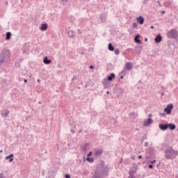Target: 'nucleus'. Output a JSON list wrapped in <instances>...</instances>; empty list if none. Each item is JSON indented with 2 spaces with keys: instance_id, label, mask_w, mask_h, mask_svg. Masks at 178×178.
<instances>
[{
  "instance_id": "17",
  "label": "nucleus",
  "mask_w": 178,
  "mask_h": 178,
  "mask_svg": "<svg viewBox=\"0 0 178 178\" xmlns=\"http://www.w3.org/2000/svg\"><path fill=\"white\" fill-rule=\"evenodd\" d=\"M48 29V24H42V26H40V30L42 31H45Z\"/></svg>"
},
{
  "instance_id": "30",
  "label": "nucleus",
  "mask_w": 178,
  "mask_h": 178,
  "mask_svg": "<svg viewBox=\"0 0 178 178\" xmlns=\"http://www.w3.org/2000/svg\"><path fill=\"white\" fill-rule=\"evenodd\" d=\"M120 52V51L119 50V49H116L115 50V55H119Z\"/></svg>"
},
{
  "instance_id": "6",
  "label": "nucleus",
  "mask_w": 178,
  "mask_h": 178,
  "mask_svg": "<svg viewBox=\"0 0 178 178\" xmlns=\"http://www.w3.org/2000/svg\"><path fill=\"white\" fill-rule=\"evenodd\" d=\"M0 54H3V58L6 59V58H9V55H10V51L8 49H3L1 51Z\"/></svg>"
},
{
  "instance_id": "23",
  "label": "nucleus",
  "mask_w": 178,
  "mask_h": 178,
  "mask_svg": "<svg viewBox=\"0 0 178 178\" xmlns=\"http://www.w3.org/2000/svg\"><path fill=\"white\" fill-rule=\"evenodd\" d=\"M10 37H12V33H10V32H7V33H6V40L7 41H9V40H10Z\"/></svg>"
},
{
  "instance_id": "32",
  "label": "nucleus",
  "mask_w": 178,
  "mask_h": 178,
  "mask_svg": "<svg viewBox=\"0 0 178 178\" xmlns=\"http://www.w3.org/2000/svg\"><path fill=\"white\" fill-rule=\"evenodd\" d=\"M128 178H135L134 175L129 174V176L128 177Z\"/></svg>"
},
{
  "instance_id": "2",
  "label": "nucleus",
  "mask_w": 178,
  "mask_h": 178,
  "mask_svg": "<svg viewBox=\"0 0 178 178\" xmlns=\"http://www.w3.org/2000/svg\"><path fill=\"white\" fill-rule=\"evenodd\" d=\"M177 156V151H175L172 147H168L165 151V157L166 159H174Z\"/></svg>"
},
{
  "instance_id": "29",
  "label": "nucleus",
  "mask_w": 178,
  "mask_h": 178,
  "mask_svg": "<svg viewBox=\"0 0 178 178\" xmlns=\"http://www.w3.org/2000/svg\"><path fill=\"white\" fill-rule=\"evenodd\" d=\"M88 145H89L88 143L83 145L82 148L83 151H87V148H88Z\"/></svg>"
},
{
  "instance_id": "12",
  "label": "nucleus",
  "mask_w": 178,
  "mask_h": 178,
  "mask_svg": "<svg viewBox=\"0 0 178 178\" xmlns=\"http://www.w3.org/2000/svg\"><path fill=\"white\" fill-rule=\"evenodd\" d=\"M151 123H152V118H149L144 122L143 124L144 126H148L149 124H151Z\"/></svg>"
},
{
  "instance_id": "31",
  "label": "nucleus",
  "mask_w": 178,
  "mask_h": 178,
  "mask_svg": "<svg viewBox=\"0 0 178 178\" xmlns=\"http://www.w3.org/2000/svg\"><path fill=\"white\" fill-rule=\"evenodd\" d=\"M92 155V152H90L89 154L87 155L88 158H90Z\"/></svg>"
},
{
  "instance_id": "27",
  "label": "nucleus",
  "mask_w": 178,
  "mask_h": 178,
  "mask_svg": "<svg viewBox=\"0 0 178 178\" xmlns=\"http://www.w3.org/2000/svg\"><path fill=\"white\" fill-rule=\"evenodd\" d=\"M108 50H109V51H115V48H114L113 46L112 45V43H109V44H108Z\"/></svg>"
},
{
  "instance_id": "47",
  "label": "nucleus",
  "mask_w": 178,
  "mask_h": 178,
  "mask_svg": "<svg viewBox=\"0 0 178 178\" xmlns=\"http://www.w3.org/2000/svg\"><path fill=\"white\" fill-rule=\"evenodd\" d=\"M133 26L134 27H137V24H134Z\"/></svg>"
},
{
  "instance_id": "46",
  "label": "nucleus",
  "mask_w": 178,
  "mask_h": 178,
  "mask_svg": "<svg viewBox=\"0 0 178 178\" xmlns=\"http://www.w3.org/2000/svg\"><path fill=\"white\" fill-rule=\"evenodd\" d=\"M89 67H90V69H94V66H92V65H90Z\"/></svg>"
},
{
  "instance_id": "11",
  "label": "nucleus",
  "mask_w": 178,
  "mask_h": 178,
  "mask_svg": "<svg viewBox=\"0 0 178 178\" xmlns=\"http://www.w3.org/2000/svg\"><path fill=\"white\" fill-rule=\"evenodd\" d=\"M136 22L137 23H144L145 19H144L143 16H139L136 18Z\"/></svg>"
},
{
  "instance_id": "52",
  "label": "nucleus",
  "mask_w": 178,
  "mask_h": 178,
  "mask_svg": "<svg viewBox=\"0 0 178 178\" xmlns=\"http://www.w3.org/2000/svg\"><path fill=\"white\" fill-rule=\"evenodd\" d=\"M6 5H8V1H6Z\"/></svg>"
},
{
  "instance_id": "57",
  "label": "nucleus",
  "mask_w": 178,
  "mask_h": 178,
  "mask_svg": "<svg viewBox=\"0 0 178 178\" xmlns=\"http://www.w3.org/2000/svg\"><path fill=\"white\" fill-rule=\"evenodd\" d=\"M145 41H147V38L145 39Z\"/></svg>"
},
{
  "instance_id": "34",
  "label": "nucleus",
  "mask_w": 178,
  "mask_h": 178,
  "mask_svg": "<svg viewBox=\"0 0 178 178\" xmlns=\"http://www.w3.org/2000/svg\"><path fill=\"white\" fill-rule=\"evenodd\" d=\"M121 73L122 74H126V69H124Z\"/></svg>"
},
{
  "instance_id": "1",
  "label": "nucleus",
  "mask_w": 178,
  "mask_h": 178,
  "mask_svg": "<svg viewBox=\"0 0 178 178\" xmlns=\"http://www.w3.org/2000/svg\"><path fill=\"white\" fill-rule=\"evenodd\" d=\"M104 163L105 162L100 161V163L96 169V171L100 174V176H108L109 168H108V166L105 165Z\"/></svg>"
},
{
  "instance_id": "18",
  "label": "nucleus",
  "mask_w": 178,
  "mask_h": 178,
  "mask_svg": "<svg viewBox=\"0 0 178 178\" xmlns=\"http://www.w3.org/2000/svg\"><path fill=\"white\" fill-rule=\"evenodd\" d=\"M13 156H14L13 154H10L9 156H6L5 159L6 161H8V159H9V162H13Z\"/></svg>"
},
{
  "instance_id": "15",
  "label": "nucleus",
  "mask_w": 178,
  "mask_h": 178,
  "mask_svg": "<svg viewBox=\"0 0 178 178\" xmlns=\"http://www.w3.org/2000/svg\"><path fill=\"white\" fill-rule=\"evenodd\" d=\"M169 128L170 130H175L176 129V125L175 124H167V129Z\"/></svg>"
},
{
  "instance_id": "8",
  "label": "nucleus",
  "mask_w": 178,
  "mask_h": 178,
  "mask_svg": "<svg viewBox=\"0 0 178 178\" xmlns=\"http://www.w3.org/2000/svg\"><path fill=\"white\" fill-rule=\"evenodd\" d=\"M106 13H103L100 14V20H102V22L104 23L106 22V17H107Z\"/></svg>"
},
{
  "instance_id": "22",
  "label": "nucleus",
  "mask_w": 178,
  "mask_h": 178,
  "mask_svg": "<svg viewBox=\"0 0 178 178\" xmlns=\"http://www.w3.org/2000/svg\"><path fill=\"white\" fill-rule=\"evenodd\" d=\"M115 79V74L111 73L110 76H108V81H112Z\"/></svg>"
},
{
  "instance_id": "56",
  "label": "nucleus",
  "mask_w": 178,
  "mask_h": 178,
  "mask_svg": "<svg viewBox=\"0 0 178 178\" xmlns=\"http://www.w3.org/2000/svg\"><path fill=\"white\" fill-rule=\"evenodd\" d=\"M121 79H123V76H121Z\"/></svg>"
},
{
  "instance_id": "55",
  "label": "nucleus",
  "mask_w": 178,
  "mask_h": 178,
  "mask_svg": "<svg viewBox=\"0 0 178 178\" xmlns=\"http://www.w3.org/2000/svg\"><path fill=\"white\" fill-rule=\"evenodd\" d=\"M79 133H81V130L79 131Z\"/></svg>"
},
{
  "instance_id": "10",
  "label": "nucleus",
  "mask_w": 178,
  "mask_h": 178,
  "mask_svg": "<svg viewBox=\"0 0 178 178\" xmlns=\"http://www.w3.org/2000/svg\"><path fill=\"white\" fill-rule=\"evenodd\" d=\"M125 67L127 69V70H133V63H127L125 64Z\"/></svg>"
},
{
  "instance_id": "28",
  "label": "nucleus",
  "mask_w": 178,
  "mask_h": 178,
  "mask_svg": "<svg viewBox=\"0 0 178 178\" xmlns=\"http://www.w3.org/2000/svg\"><path fill=\"white\" fill-rule=\"evenodd\" d=\"M86 161H87L88 162H90V163H92V162H94V158L87 157V158H86Z\"/></svg>"
},
{
  "instance_id": "37",
  "label": "nucleus",
  "mask_w": 178,
  "mask_h": 178,
  "mask_svg": "<svg viewBox=\"0 0 178 178\" xmlns=\"http://www.w3.org/2000/svg\"><path fill=\"white\" fill-rule=\"evenodd\" d=\"M62 2H65V3H67L69 2V0H61Z\"/></svg>"
},
{
  "instance_id": "40",
  "label": "nucleus",
  "mask_w": 178,
  "mask_h": 178,
  "mask_svg": "<svg viewBox=\"0 0 178 178\" xmlns=\"http://www.w3.org/2000/svg\"><path fill=\"white\" fill-rule=\"evenodd\" d=\"M149 0H144L143 1V3H144V5H145V3H147V2H148Z\"/></svg>"
},
{
  "instance_id": "43",
  "label": "nucleus",
  "mask_w": 178,
  "mask_h": 178,
  "mask_svg": "<svg viewBox=\"0 0 178 178\" xmlns=\"http://www.w3.org/2000/svg\"><path fill=\"white\" fill-rule=\"evenodd\" d=\"M120 92H123V88H120Z\"/></svg>"
},
{
  "instance_id": "44",
  "label": "nucleus",
  "mask_w": 178,
  "mask_h": 178,
  "mask_svg": "<svg viewBox=\"0 0 178 178\" xmlns=\"http://www.w3.org/2000/svg\"><path fill=\"white\" fill-rule=\"evenodd\" d=\"M148 118H152V114H149L148 115Z\"/></svg>"
},
{
  "instance_id": "19",
  "label": "nucleus",
  "mask_w": 178,
  "mask_h": 178,
  "mask_svg": "<svg viewBox=\"0 0 178 178\" xmlns=\"http://www.w3.org/2000/svg\"><path fill=\"white\" fill-rule=\"evenodd\" d=\"M5 58H3V54H0V65L5 63Z\"/></svg>"
},
{
  "instance_id": "53",
  "label": "nucleus",
  "mask_w": 178,
  "mask_h": 178,
  "mask_svg": "<svg viewBox=\"0 0 178 178\" xmlns=\"http://www.w3.org/2000/svg\"><path fill=\"white\" fill-rule=\"evenodd\" d=\"M106 94H109V91H107V92H106Z\"/></svg>"
},
{
  "instance_id": "21",
  "label": "nucleus",
  "mask_w": 178,
  "mask_h": 178,
  "mask_svg": "<svg viewBox=\"0 0 178 178\" xmlns=\"http://www.w3.org/2000/svg\"><path fill=\"white\" fill-rule=\"evenodd\" d=\"M43 63H44V65H49V63H51V60H48V57H44Z\"/></svg>"
},
{
  "instance_id": "7",
  "label": "nucleus",
  "mask_w": 178,
  "mask_h": 178,
  "mask_svg": "<svg viewBox=\"0 0 178 178\" xmlns=\"http://www.w3.org/2000/svg\"><path fill=\"white\" fill-rule=\"evenodd\" d=\"M102 84L104 86V88H109L111 87V83H109V81L108 79H105L102 81Z\"/></svg>"
},
{
  "instance_id": "26",
  "label": "nucleus",
  "mask_w": 178,
  "mask_h": 178,
  "mask_svg": "<svg viewBox=\"0 0 178 178\" xmlns=\"http://www.w3.org/2000/svg\"><path fill=\"white\" fill-rule=\"evenodd\" d=\"M70 38H73L74 33H73V31H69L67 33Z\"/></svg>"
},
{
  "instance_id": "36",
  "label": "nucleus",
  "mask_w": 178,
  "mask_h": 178,
  "mask_svg": "<svg viewBox=\"0 0 178 178\" xmlns=\"http://www.w3.org/2000/svg\"><path fill=\"white\" fill-rule=\"evenodd\" d=\"M0 178H5L3 173H0Z\"/></svg>"
},
{
  "instance_id": "49",
  "label": "nucleus",
  "mask_w": 178,
  "mask_h": 178,
  "mask_svg": "<svg viewBox=\"0 0 178 178\" xmlns=\"http://www.w3.org/2000/svg\"><path fill=\"white\" fill-rule=\"evenodd\" d=\"M72 20H74V17H71Z\"/></svg>"
},
{
  "instance_id": "48",
  "label": "nucleus",
  "mask_w": 178,
  "mask_h": 178,
  "mask_svg": "<svg viewBox=\"0 0 178 178\" xmlns=\"http://www.w3.org/2000/svg\"><path fill=\"white\" fill-rule=\"evenodd\" d=\"M78 34H81V31H80V29L78 30Z\"/></svg>"
},
{
  "instance_id": "14",
  "label": "nucleus",
  "mask_w": 178,
  "mask_h": 178,
  "mask_svg": "<svg viewBox=\"0 0 178 178\" xmlns=\"http://www.w3.org/2000/svg\"><path fill=\"white\" fill-rule=\"evenodd\" d=\"M154 41L156 44H159V42H161V41H162V36L161 35H157L156 38L154 39Z\"/></svg>"
},
{
  "instance_id": "25",
  "label": "nucleus",
  "mask_w": 178,
  "mask_h": 178,
  "mask_svg": "<svg viewBox=\"0 0 178 178\" xmlns=\"http://www.w3.org/2000/svg\"><path fill=\"white\" fill-rule=\"evenodd\" d=\"M101 174L99 172H97V171H95L94 176L92 177V178H101Z\"/></svg>"
},
{
  "instance_id": "38",
  "label": "nucleus",
  "mask_w": 178,
  "mask_h": 178,
  "mask_svg": "<svg viewBox=\"0 0 178 178\" xmlns=\"http://www.w3.org/2000/svg\"><path fill=\"white\" fill-rule=\"evenodd\" d=\"M165 13H166V11H165V10H162L161 12V15H165Z\"/></svg>"
},
{
  "instance_id": "42",
  "label": "nucleus",
  "mask_w": 178,
  "mask_h": 178,
  "mask_svg": "<svg viewBox=\"0 0 178 178\" xmlns=\"http://www.w3.org/2000/svg\"><path fill=\"white\" fill-rule=\"evenodd\" d=\"M149 145L148 142L145 143V147H147Z\"/></svg>"
},
{
  "instance_id": "33",
  "label": "nucleus",
  "mask_w": 178,
  "mask_h": 178,
  "mask_svg": "<svg viewBox=\"0 0 178 178\" xmlns=\"http://www.w3.org/2000/svg\"><path fill=\"white\" fill-rule=\"evenodd\" d=\"M157 3H159V6H160V8H162V5L161 4L160 1H157Z\"/></svg>"
},
{
  "instance_id": "13",
  "label": "nucleus",
  "mask_w": 178,
  "mask_h": 178,
  "mask_svg": "<svg viewBox=\"0 0 178 178\" xmlns=\"http://www.w3.org/2000/svg\"><path fill=\"white\" fill-rule=\"evenodd\" d=\"M159 129H161L163 131H165V130H168V124H159Z\"/></svg>"
},
{
  "instance_id": "9",
  "label": "nucleus",
  "mask_w": 178,
  "mask_h": 178,
  "mask_svg": "<svg viewBox=\"0 0 178 178\" xmlns=\"http://www.w3.org/2000/svg\"><path fill=\"white\" fill-rule=\"evenodd\" d=\"M1 116H3V118H8V115H9V110L6 109L3 111H1Z\"/></svg>"
},
{
  "instance_id": "50",
  "label": "nucleus",
  "mask_w": 178,
  "mask_h": 178,
  "mask_svg": "<svg viewBox=\"0 0 178 178\" xmlns=\"http://www.w3.org/2000/svg\"><path fill=\"white\" fill-rule=\"evenodd\" d=\"M24 83H27V79H24Z\"/></svg>"
},
{
  "instance_id": "45",
  "label": "nucleus",
  "mask_w": 178,
  "mask_h": 178,
  "mask_svg": "<svg viewBox=\"0 0 178 178\" xmlns=\"http://www.w3.org/2000/svg\"><path fill=\"white\" fill-rule=\"evenodd\" d=\"M141 158H143V156L139 155V156H138V159H141Z\"/></svg>"
},
{
  "instance_id": "39",
  "label": "nucleus",
  "mask_w": 178,
  "mask_h": 178,
  "mask_svg": "<svg viewBox=\"0 0 178 178\" xmlns=\"http://www.w3.org/2000/svg\"><path fill=\"white\" fill-rule=\"evenodd\" d=\"M156 162V160H153L152 161L150 162V163H152V164L155 163Z\"/></svg>"
},
{
  "instance_id": "51",
  "label": "nucleus",
  "mask_w": 178,
  "mask_h": 178,
  "mask_svg": "<svg viewBox=\"0 0 178 178\" xmlns=\"http://www.w3.org/2000/svg\"><path fill=\"white\" fill-rule=\"evenodd\" d=\"M41 80L38 79V83H40Z\"/></svg>"
},
{
  "instance_id": "35",
  "label": "nucleus",
  "mask_w": 178,
  "mask_h": 178,
  "mask_svg": "<svg viewBox=\"0 0 178 178\" xmlns=\"http://www.w3.org/2000/svg\"><path fill=\"white\" fill-rule=\"evenodd\" d=\"M65 178H70V175L66 174V175H65Z\"/></svg>"
},
{
  "instance_id": "54",
  "label": "nucleus",
  "mask_w": 178,
  "mask_h": 178,
  "mask_svg": "<svg viewBox=\"0 0 178 178\" xmlns=\"http://www.w3.org/2000/svg\"><path fill=\"white\" fill-rule=\"evenodd\" d=\"M150 29H154V26H151Z\"/></svg>"
},
{
  "instance_id": "5",
  "label": "nucleus",
  "mask_w": 178,
  "mask_h": 178,
  "mask_svg": "<svg viewBox=\"0 0 178 178\" xmlns=\"http://www.w3.org/2000/svg\"><path fill=\"white\" fill-rule=\"evenodd\" d=\"M172 109H173V104H168L164 109V112H165L167 115H170V113H172Z\"/></svg>"
},
{
  "instance_id": "3",
  "label": "nucleus",
  "mask_w": 178,
  "mask_h": 178,
  "mask_svg": "<svg viewBox=\"0 0 178 178\" xmlns=\"http://www.w3.org/2000/svg\"><path fill=\"white\" fill-rule=\"evenodd\" d=\"M178 33L175 29H171L167 33V37L168 38H177Z\"/></svg>"
},
{
  "instance_id": "16",
  "label": "nucleus",
  "mask_w": 178,
  "mask_h": 178,
  "mask_svg": "<svg viewBox=\"0 0 178 178\" xmlns=\"http://www.w3.org/2000/svg\"><path fill=\"white\" fill-rule=\"evenodd\" d=\"M137 116H138V114L134 111L129 113V117L131 118V119H136Z\"/></svg>"
},
{
  "instance_id": "41",
  "label": "nucleus",
  "mask_w": 178,
  "mask_h": 178,
  "mask_svg": "<svg viewBox=\"0 0 178 178\" xmlns=\"http://www.w3.org/2000/svg\"><path fill=\"white\" fill-rule=\"evenodd\" d=\"M152 168H154V165H152V164L149 165V169H152Z\"/></svg>"
},
{
  "instance_id": "20",
  "label": "nucleus",
  "mask_w": 178,
  "mask_h": 178,
  "mask_svg": "<svg viewBox=\"0 0 178 178\" xmlns=\"http://www.w3.org/2000/svg\"><path fill=\"white\" fill-rule=\"evenodd\" d=\"M138 38H140V35L138 34L136 35V37L134 38V41H135V42H138V44H141V40H139Z\"/></svg>"
},
{
  "instance_id": "4",
  "label": "nucleus",
  "mask_w": 178,
  "mask_h": 178,
  "mask_svg": "<svg viewBox=\"0 0 178 178\" xmlns=\"http://www.w3.org/2000/svg\"><path fill=\"white\" fill-rule=\"evenodd\" d=\"M102 152H104V150L102 149H95L94 156L96 158H98V156H101V155H102Z\"/></svg>"
},
{
  "instance_id": "24",
  "label": "nucleus",
  "mask_w": 178,
  "mask_h": 178,
  "mask_svg": "<svg viewBox=\"0 0 178 178\" xmlns=\"http://www.w3.org/2000/svg\"><path fill=\"white\" fill-rule=\"evenodd\" d=\"M137 172V169L136 168H131L130 170H129V175H134V173H136Z\"/></svg>"
}]
</instances>
